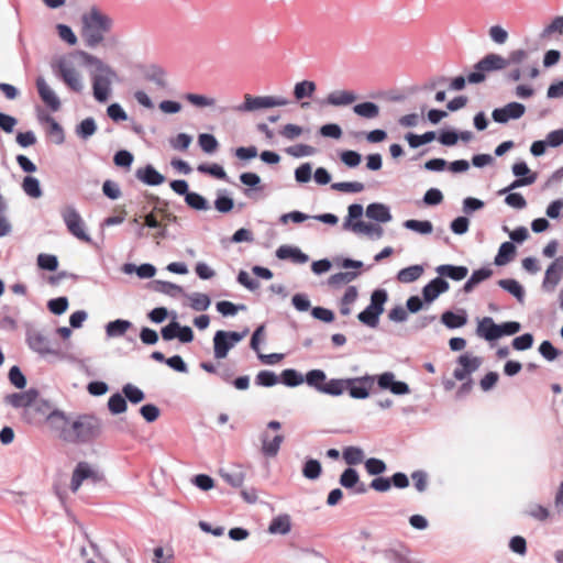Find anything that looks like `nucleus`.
Wrapping results in <instances>:
<instances>
[{"label": "nucleus", "instance_id": "nucleus-56", "mask_svg": "<svg viewBox=\"0 0 563 563\" xmlns=\"http://www.w3.org/2000/svg\"><path fill=\"white\" fill-rule=\"evenodd\" d=\"M539 353L544 360L552 362L562 354V351L556 349L550 341L545 340L539 345Z\"/></svg>", "mask_w": 563, "mask_h": 563}, {"label": "nucleus", "instance_id": "nucleus-34", "mask_svg": "<svg viewBox=\"0 0 563 563\" xmlns=\"http://www.w3.org/2000/svg\"><path fill=\"white\" fill-rule=\"evenodd\" d=\"M516 254V246L511 242H504L499 246L498 253L495 256L494 263L497 266H504L508 264Z\"/></svg>", "mask_w": 563, "mask_h": 563}, {"label": "nucleus", "instance_id": "nucleus-47", "mask_svg": "<svg viewBox=\"0 0 563 563\" xmlns=\"http://www.w3.org/2000/svg\"><path fill=\"white\" fill-rule=\"evenodd\" d=\"M343 459L349 465H357L364 460V451L358 446H346L343 450Z\"/></svg>", "mask_w": 563, "mask_h": 563}, {"label": "nucleus", "instance_id": "nucleus-37", "mask_svg": "<svg viewBox=\"0 0 563 563\" xmlns=\"http://www.w3.org/2000/svg\"><path fill=\"white\" fill-rule=\"evenodd\" d=\"M422 274L423 267L421 265H411L400 269L397 274V279L400 283L409 284L419 279Z\"/></svg>", "mask_w": 563, "mask_h": 563}, {"label": "nucleus", "instance_id": "nucleus-62", "mask_svg": "<svg viewBox=\"0 0 563 563\" xmlns=\"http://www.w3.org/2000/svg\"><path fill=\"white\" fill-rule=\"evenodd\" d=\"M286 153L294 157L311 156L316 153L313 146L308 144H297L286 148Z\"/></svg>", "mask_w": 563, "mask_h": 563}, {"label": "nucleus", "instance_id": "nucleus-11", "mask_svg": "<svg viewBox=\"0 0 563 563\" xmlns=\"http://www.w3.org/2000/svg\"><path fill=\"white\" fill-rule=\"evenodd\" d=\"M526 112V107L522 103L512 101L501 108H496L492 112V118L495 122L505 124L509 120H518Z\"/></svg>", "mask_w": 563, "mask_h": 563}, {"label": "nucleus", "instance_id": "nucleus-5", "mask_svg": "<svg viewBox=\"0 0 563 563\" xmlns=\"http://www.w3.org/2000/svg\"><path fill=\"white\" fill-rule=\"evenodd\" d=\"M25 342L29 349L41 357L53 356L59 361L67 358V354L62 351L59 343L56 340L51 339L43 330L27 325L25 331Z\"/></svg>", "mask_w": 563, "mask_h": 563}, {"label": "nucleus", "instance_id": "nucleus-16", "mask_svg": "<svg viewBox=\"0 0 563 563\" xmlns=\"http://www.w3.org/2000/svg\"><path fill=\"white\" fill-rule=\"evenodd\" d=\"M357 99L354 91L351 90H334L328 95L324 100H320V104H328L333 107H344L353 103Z\"/></svg>", "mask_w": 563, "mask_h": 563}, {"label": "nucleus", "instance_id": "nucleus-18", "mask_svg": "<svg viewBox=\"0 0 563 563\" xmlns=\"http://www.w3.org/2000/svg\"><path fill=\"white\" fill-rule=\"evenodd\" d=\"M260 439L262 442L261 451L266 457H275L279 452L282 443L284 442L283 434H276L271 439L267 431H263Z\"/></svg>", "mask_w": 563, "mask_h": 563}, {"label": "nucleus", "instance_id": "nucleus-21", "mask_svg": "<svg viewBox=\"0 0 563 563\" xmlns=\"http://www.w3.org/2000/svg\"><path fill=\"white\" fill-rule=\"evenodd\" d=\"M222 479L234 488L242 487L246 474L241 465H233L231 467L221 468L219 471Z\"/></svg>", "mask_w": 563, "mask_h": 563}, {"label": "nucleus", "instance_id": "nucleus-26", "mask_svg": "<svg viewBox=\"0 0 563 563\" xmlns=\"http://www.w3.org/2000/svg\"><path fill=\"white\" fill-rule=\"evenodd\" d=\"M366 217L382 223L389 222L393 218L389 208L380 202L369 203L366 208Z\"/></svg>", "mask_w": 563, "mask_h": 563}, {"label": "nucleus", "instance_id": "nucleus-64", "mask_svg": "<svg viewBox=\"0 0 563 563\" xmlns=\"http://www.w3.org/2000/svg\"><path fill=\"white\" fill-rule=\"evenodd\" d=\"M47 308L49 309V311L52 313L60 316L68 308V299L66 297H57V298L51 299L47 302Z\"/></svg>", "mask_w": 563, "mask_h": 563}, {"label": "nucleus", "instance_id": "nucleus-15", "mask_svg": "<svg viewBox=\"0 0 563 563\" xmlns=\"http://www.w3.org/2000/svg\"><path fill=\"white\" fill-rule=\"evenodd\" d=\"M36 88L42 101L52 110L60 108V100L43 77L36 78Z\"/></svg>", "mask_w": 563, "mask_h": 563}, {"label": "nucleus", "instance_id": "nucleus-43", "mask_svg": "<svg viewBox=\"0 0 563 563\" xmlns=\"http://www.w3.org/2000/svg\"><path fill=\"white\" fill-rule=\"evenodd\" d=\"M186 297L190 300V307L195 311H205L211 303L210 297L207 294L192 292L186 295Z\"/></svg>", "mask_w": 563, "mask_h": 563}, {"label": "nucleus", "instance_id": "nucleus-40", "mask_svg": "<svg viewBox=\"0 0 563 563\" xmlns=\"http://www.w3.org/2000/svg\"><path fill=\"white\" fill-rule=\"evenodd\" d=\"M290 529L291 523L288 515H282L274 518L268 527V531L273 534H287Z\"/></svg>", "mask_w": 563, "mask_h": 563}, {"label": "nucleus", "instance_id": "nucleus-14", "mask_svg": "<svg viewBox=\"0 0 563 563\" xmlns=\"http://www.w3.org/2000/svg\"><path fill=\"white\" fill-rule=\"evenodd\" d=\"M449 283L442 277H435L422 288V297L426 303L433 302L441 294L448 291Z\"/></svg>", "mask_w": 563, "mask_h": 563}, {"label": "nucleus", "instance_id": "nucleus-45", "mask_svg": "<svg viewBox=\"0 0 563 563\" xmlns=\"http://www.w3.org/2000/svg\"><path fill=\"white\" fill-rule=\"evenodd\" d=\"M322 472L321 463L316 459H308L302 467V475L311 481L320 477Z\"/></svg>", "mask_w": 563, "mask_h": 563}, {"label": "nucleus", "instance_id": "nucleus-39", "mask_svg": "<svg viewBox=\"0 0 563 563\" xmlns=\"http://www.w3.org/2000/svg\"><path fill=\"white\" fill-rule=\"evenodd\" d=\"M353 111L355 114L364 119H375L379 115V107L372 101L355 104L353 107Z\"/></svg>", "mask_w": 563, "mask_h": 563}, {"label": "nucleus", "instance_id": "nucleus-1", "mask_svg": "<svg viewBox=\"0 0 563 563\" xmlns=\"http://www.w3.org/2000/svg\"><path fill=\"white\" fill-rule=\"evenodd\" d=\"M46 422L62 441L75 445L91 444L103 432L101 419L92 413L71 418L66 412L54 409L47 415Z\"/></svg>", "mask_w": 563, "mask_h": 563}, {"label": "nucleus", "instance_id": "nucleus-19", "mask_svg": "<svg viewBox=\"0 0 563 563\" xmlns=\"http://www.w3.org/2000/svg\"><path fill=\"white\" fill-rule=\"evenodd\" d=\"M265 108H269L268 96L254 97L246 93L244 96V102L235 106L233 110L238 112H253Z\"/></svg>", "mask_w": 563, "mask_h": 563}, {"label": "nucleus", "instance_id": "nucleus-28", "mask_svg": "<svg viewBox=\"0 0 563 563\" xmlns=\"http://www.w3.org/2000/svg\"><path fill=\"white\" fill-rule=\"evenodd\" d=\"M144 77L146 80L155 84L159 88L164 89L167 87L166 71L156 64H152L146 67Z\"/></svg>", "mask_w": 563, "mask_h": 563}, {"label": "nucleus", "instance_id": "nucleus-54", "mask_svg": "<svg viewBox=\"0 0 563 563\" xmlns=\"http://www.w3.org/2000/svg\"><path fill=\"white\" fill-rule=\"evenodd\" d=\"M41 120L48 123V125H49L48 132L51 135L56 136V140H55L56 144L64 143L65 135H64V130H63L62 125L54 118H52L48 114L45 115L44 118H42Z\"/></svg>", "mask_w": 563, "mask_h": 563}, {"label": "nucleus", "instance_id": "nucleus-9", "mask_svg": "<svg viewBox=\"0 0 563 563\" xmlns=\"http://www.w3.org/2000/svg\"><path fill=\"white\" fill-rule=\"evenodd\" d=\"M60 216L70 234L86 243L91 242V238L85 231L84 220L74 206H66L60 211Z\"/></svg>", "mask_w": 563, "mask_h": 563}, {"label": "nucleus", "instance_id": "nucleus-7", "mask_svg": "<svg viewBox=\"0 0 563 563\" xmlns=\"http://www.w3.org/2000/svg\"><path fill=\"white\" fill-rule=\"evenodd\" d=\"M388 299L385 289H376L371 295V303L357 314V319L369 328H376L379 323V316L384 312V305Z\"/></svg>", "mask_w": 563, "mask_h": 563}, {"label": "nucleus", "instance_id": "nucleus-63", "mask_svg": "<svg viewBox=\"0 0 563 563\" xmlns=\"http://www.w3.org/2000/svg\"><path fill=\"white\" fill-rule=\"evenodd\" d=\"M10 383L19 389L26 386V378L19 366L14 365L9 371Z\"/></svg>", "mask_w": 563, "mask_h": 563}, {"label": "nucleus", "instance_id": "nucleus-59", "mask_svg": "<svg viewBox=\"0 0 563 563\" xmlns=\"http://www.w3.org/2000/svg\"><path fill=\"white\" fill-rule=\"evenodd\" d=\"M457 363L463 369H467V373L471 374L479 367L481 358L477 356H470L468 354H462L459 356Z\"/></svg>", "mask_w": 563, "mask_h": 563}, {"label": "nucleus", "instance_id": "nucleus-23", "mask_svg": "<svg viewBox=\"0 0 563 563\" xmlns=\"http://www.w3.org/2000/svg\"><path fill=\"white\" fill-rule=\"evenodd\" d=\"M476 335L489 342L498 340V324L492 317H484L477 322Z\"/></svg>", "mask_w": 563, "mask_h": 563}, {"label": "nucleus", "instance_id": "nucleus-51", "mask_svg": "<svg viewBox=\"0 0 563 563\" xmlns=\"http://www.w3.org/2000/svg\"><path fill=\"white\" fill-rule=\"evenodd\" d=\"M198 143L201 150L208 154L216 152L219 147V143L216 136L209 133L200 134L198 136Z\"/></svg>", "mask_w": 563, "mask_h": 563}, {"label": "nucleus", "instance_id": "nucleus-22", "mask_svg": "<svg viewBox=\"0 0 563 563\" xmlns=\"http://www.w3.org/2000/svg\"><path fill=\"white\" fill-rule=\"evenodd\" d=\"M276 256L279 260H290L296 264H305L309 261V256L305 254L299 247L291 245H280L276 250Z\"/></svg>", "mask_w": 563, "mask_h": 563}, {"label": "nucleus", "instance_id": "nucleus-58", "mask_svg": "<svg viewBox=\"0 0 563 563\" xmlns=\"http://www.w3.org/2000/svg\"><path fill=\"white\" fill-rule=\"evenodd\" d=\"M37 265L45 271H56L58 267V260L55 255L41 253L37 256Z\"/></svg>", "mask_w": 563, "mask_h": 563}, {"label": "nucleus", "instance_id": "nucleus-13", "mask_svg": "<svg viewBox=\"0 0 563 563\" xmlns=\"http://www.w3.org/2000/svg\"><path fill=\"white\" fill-rule=\"evenodd\" d=\"M377 385L383 390H389L394 395L402 396L410 393L409 385L406 382L396 380L393 372H384L376 376Z\"/></svg>", "mask_w": 563, "mask_h": 563}, {"label": "nucleus", "instance_id": "nucleus-4", "mask_svg": "<svg viewBox=\"0 0 563 563\" xmlns=\"http://www.w3.org/2000/svg\"><path fill=\"white\" fill-rule=\"evenodd\" d=\"M78 56L84 65L93 67L90 78L95 99L100 103L106 102L111 93L112 81L117 78L115 70L101 58L85 51H79Z\"/></svg>", "mask_w": 563, "mask_h": 563}, {"label": "nucleus", "instance_id": "nucleus-48", "mask_svg": "<svg viewBox=\"0 0 563 563\" xmlns=\"http://www.w3.org/2000/svg\"><path fill=\"white\" fill-rule=\"evenodd\" d=\"M185 201L190 208L195 210L201 211L209 209L208 200L203 196L195 191H189V194H187L185 197Z\"/></svg>", "mask_w": 563, "mask_h": 563}, {"label": "nucleus", "instance_id": "nucleus-25", "mask_svg": "<svg viewBox=\"0 0 563 563\" xmlns=\"http://www.w3.org/2000/svg\"><path fill=\"white\" fill-rule=\"evenodd\" d=\"M435 272L439 274V277H448L452 280L460 282L467 276L468 268L466 266L443 264V265H439L435 268Z\"/></svg>", "mask_w": 563, "mask_h": 563}, {"label": "nucleus", "instance_id": "nucleus-57", "mask_svg": "<svg viewBox=\"0 0 563 563\" xmlns=\"http://www.w3.org/2000/svg\"><path fill=\"white\" fill-rule=\"evenodd\" d=\"M554 33H563V15L554 18L553 21L542 30L540 37L545 40Z\"/></svg>", "mask_w": 563, "mask_h": 563}, {"label": "nucleus", "instance_id": "nucleus-24", "mask_svg": "<svg viewBox=\"0 0 563 563\" xmlns=\"http://www.w3.org/2000/svg\"><path fill=\"white\" fill-rule=\"evenodd\" d=\"M37 395V390L29 389L23 393H13L8 395L5 397V401L14 408L29 407L35 401Z\"/></svg>", "mask_w": 563, "mask_h": 563}, {"label": "nucleus", "instance_id": "nucleus-49", "mask_svg": "<svg viewBox=\"0 0 563 563\" xmlns=\"http://www.w3.org/2000/svg\"><path fill=\"white\" fill-rule=\"evenodd\" d=\"M360 475L355 468L347 467L340 476L339 483L346 489H352L358 484Z\"/></svg>", "mask_w": 563, "mask_h": 563}, {"label": "nucleus", "instance_id": "nucleus-38", "mask_svg": "<svg viewBox=\"0 0 563 563\" xmlns=\"http://www.w3.org/2000/svg\"><path fill=\"white\" fill-rule=\"evenodd\" d=\"M240 181L247 186L249 188L244 190V195L247 197H252V192L256 190H262L261 185V177L252 172L242 173L240 175Z\"/></svg>", "mask_w": 563, "mask_h": 563}, {"label": "nucleus", "instance_id": "nucleus-36", "mask_svg": "<svg viewBox=\"0 0 563 563\" xmlns=\"http://www.w3.org/2000/svg\"><path fill=\"white\" fill-rule=\"evenodd\" d=\"M317 90V85L312 80H302L295 85L294 87V97L296 100L300 101L306 98H311L312 95Z\"/></svg>", "mask_w": 563, "mask_h": 563}, {"label": "nucleus", "instance_id": "nucleus-52", "mask_svg": "<svg viewBox=\"0 0 563 563\" xmlns=\"http://www.w3.org/2000/svg\"><path fill=\"white\" fill-rule=\"evenodd\" d=\"M358 275H360V273H357V272H340V273L331 275L328 279V284L330 286H341L343 284L351 283Z\"/></svg>", "mask_w": 563, "mask_h": 563}, {"label": "nucleus", "instance_id": "nucleus-53", "mask_svg": "<svg viewBox=\"0 0 563 563\" xmlns=\"http://www.w3.org/2000/svg\"><path fill=\"white\" fill-rule=\"evenodd\" d=\"M331 188L333 190L340 191V192H361L364 190V184L360 181H341V183H333L331 185Z\"/></svg>", "mask_w": 563, "mask_h": 563}, {"label": "nucleus", "instance_id": "nucleus-17", "mask_svg": "<svg viewBox=\"0 0 563 563\" xmlns=\"http://www.w3.org/2000/svg\"><path fill=\"white\" fill-rule=\"evenodd\" d=\"M87 478L96 479L97 474L87 462H79L73 472L70 489L73 492H77L81 486L82 482Z\"/></svg>", "mask_w": 563, "mask_h": 563}, {"label": "nucleus", "instance_id": "nucleus-32", "mask_svg": "<svg viewBox=\"0 0 563 563\" xmlns=\"http://www.w3.org/2000/svg\"><path fill=\"white\" fill-rule=\"evenodd\" d=\"M97 129L96 120L88 117L76 125L75 133L80 140L87 141L97 132Z\"/></svg>", "mask_w": 563, "mask_h": 563}, {"label": "nucleus", "instance_id": "nucleus-2", "mask_svg": "<svg viewBox=\"0 0 563 563\" xmlns=\"http://www.w3.org/2000/svg\"><path fill=\"white\" fill-rule=\"evenodd\" d=\"M376 380L374 375H364L352 378H327L322 369H311L307 372V385L316 391L333 397L343 395L347 391L354 399H366L369 396V389Z\"/></svg>", "mask_w": 563, "mask_h": 563}, {"label": "nucleus", "instance_id": "nucleus-60", "mask_svg": "<svg viewBox=\"0 0 563 563\" xmlns=\"http://www.w3.org/2000/svg\"><path fill=\"white\" fill-rule=\"evenodd\" d=\"M217 310L224 317L235 316L239 310H244L246 307L244 305H234L231 301H219L217 302Z\"/></svg>", "mask_w": 563, "mask_h": 563}, {"label": "nucleus", "instance_id": "nucleus-10", "mask_svg": "<svg viewBox=\"0 0 563 563\" xmlns=\"http://www.w3.org/2000/svg\"><path fill=\"white\" fill-rule=\"evenodd\" d=\"M55 73L74 92L80 93L84 90L81 75L69 62L60 59L55 66Z\"/></svg>", "mask_w": 563, "mask_h": 563}, {"label": "nucleus", "instance_id": "nucleus-6", "mask_svg": "<svg viewBox=\"0 0 563 563\" xmlns=\"http://www.w3.org/2000/svg\"><path fill=\"white\" fill-rule=\"evenodd\" d=\"M508 66V62L501 55L490 53L474 65V71L467 75L470 84H481L486 79V73L501 70Z\"/></svg>", "mask_w": 563, "mask_h": 563}, {"label": "nucleus", "instance_id": "nucleus-30", "mask_svg": "<svg viewBox=\"0 0 563 563\" xmlns=\"http://www.w3.org/2000/svg\"><path fill=\"white\" fill-rule=\"evenodd\" d=\"M493 275V269L489 267H483L472 273L471 277L465 282L463 291L468 294L473 291L474 287L479 283L488 279Z\"/></svg>", "mask_w": 563, "mask_h": 563}, {"label": "nucleus", "instance_id": "nucleus-29", "mask_svg": "<svg viewBox=\"0 0 563 563\" xmlns=\"http://www.w3.org/2000/svg\"><path fill=\"white\" fill-rule=\"evenodd\" d=\"M497 284L500 288L512 295L518 300V302H523L526 291L523 286L518 280L512 278H506L499 279Z\"/></svg>", "mask_w": 563, "mask_h": 563}, {"label": "nucleus", "instance_id": "nucleus-31", "mask_svg": "<svg viewBox=\"0 0 563 563\" xmlns=\"http://www.w3.org/2000/svg\"><path fill=\"white\" fill-rule=\"evenodd\" d=\"M132 328V322L124 319H117L106 324V335L108 338H119Z\"/></svg>", "mask_w": 563, "mask_h": 563}, {"label": "nucleus", "instance_id": "nucleus-44", "mask_svg": "<svg viewBox=\"0 0 563 563\" xmlns=\"http://www.w3.org/2000/svg\"><path fill=\"white\" fill-rule=\"evenodd\" d=\"M108 409L112 415H120L126 411L128 404L124 395L113 394L108 400Z\"/></svg>", "mask_w": 563, "mask_h": 563}, {"label": "nucleus", "instance_id": "nucleus-41", "mask_svg": "<svg viewBox=\"0 0 563 563\" xmlns=\"http://www.w3.org/2000/svg\"><path fill=\"white\" fill-rule=\"evenodd\" d=\"M407 230L417 232L422 235H427L432 233L433 231V224L429 220H416V219H409L406 220L402 224Z\"/></svg>", "mask_w": 563, "mask_h": 563}, {"label": "nucleus", "instance_id": "nucleus-12", "mask_svg": "<svg viewBox=\"0 0 563 563\" xmlns=\"http://www.w3.org/2000/svg\"><path fill=\"white\" fill-rule=\"evenodd\" d=\"M563 277V256H558L545 269L542 280V289L551 292L555 289Z\"/></svg>", "mask_w": 563, "mask_h": 563}, {"label": "nucleus", "instance_id": "nucleus-8", "mask_svg": "<svg viewBox=\"0 0 563 563\" xmlns=\"http://www.w3.org/2000/svg\"><path fill=\"white\" fill-rule=\"evenodd\" d=\"M249 333V329L243 331H224L219 330L213 336V354L217 360L225 358L229 351L234 347L236 343L242 341Z\"/></svg>", "mask_w": 563, "mask_h": 563}, {"label": "nucleus", "instance_id": "nucleus-42", "mask_svg": "<svg viewBox=\"0 0 563 563\" xmlns=\"http://www.w3.org/2000/svg\"><path fill=\"white\" fill-rule=\"evenodd\" d=\"M405 139L411 148H418L423 144L432 142L435 139V132L428 131L421 135L409 132L405 135Z\"/></svg>", "mask_w": 563, "mask_h": 563}, {"label": "nucleus", "instance_id": "nucleus-61", "mask_svg": "<svg viewBox=\"0 0 563 563\" xmlns=\"http://www.w3.org/2000/svg\"><path fill=\"white\" fill-rule=\"evenodd\" d=\"M340 159L349 168H354L360 165V163L362 161V156L356 151L347 150V151H343L340 154Z\"/></svg>", "mask_w": 563, "mask_h": 563}, {"label": "nucleus", "instance_id": "nucleus-35", "mask_svg": "<svg viewBox=\"0 0 563 563\" xmlns=\"http://www.w3.org/2000/svg\"><path fill=\"white\" fill-rule=\"evenodd\" d=\"M280 382L288 387H297L302 383L307 384V374L302 375L294 368H287L282 372Z\"/></svg>", "mask_w": 563, "mask_h": 563}, {"label": "nucleus", "instance_id": "nucleus-46", "mask_svg": "<svg viewBox=\"0 0 563 563\" xmlns=\"http://www.w3.org/2000/svg\"><path fill=\"white\" fill-rule=\"evenodd\" d=\"M22 189L32 198H40L43 194L38 179L33 176H26L23 179Z\"/></svg>", "mask_w": 563, "mask_h": 563}, {"label": "nucleus", "instance_id": "nucleus-33", "mask_svg": "<svg viewBox=\"0 0 563 563\" xmlns=\"http://www.w3.org/2000/svg\"><path fill=\"white\" fill-rule=\"evenodd\" d=\"M152 289L173 298L184 295L183 287L170 282L154 280L152 282Z\"/></svg>", "mask_w": 563, "mask_h": 563}, {"label": "nucleus", "instance_id": "nucleus-50", "mask_svg": "<svg viewBox=\"0 0 563 563\" xmlns=\"http://www.w3.org/2000/svg\"><path fill=\"white\" fill-rule=\"evenodd\" d=\"M122 393L125 399L132 404H140L145 398L143 390L130 383L122 387Z\"/></svg>", "mask_w": 563, "mask_h": 563}, {"label": "nucleus", "instance_id": "nucleus-55", "mask_svg": "<svg viewBox=\"0 0 563 563\" xmlns=\"http://www.w3.org/2000/svg\"><path fill=\"white\" fill-rule=\"evenodd\" d=\"M279 382V377L272 371H261L255 377V383L263 387H273Z\"/></svg>", "mask_w": 563, "mask_h": 563}, {"label": "nucleus", "instance_id": "nucleus-20", "mask_svg": "<svg viewBox=\"0 0 563 563\" xmlns=\"http://www.w3.org/2000/svg\"><path fill=\"white\" fill-rule=\"evenodd\" d=\"M135 177L145 185L158 186L165 181L164 175L157 172L153 165L147 164L135 170Z\"/></svg>", "mask_w": 563, "mask_h": 563}, {"label": "nucleus", "instance_id": "nucleus-27", "mask_svg": "<svg viewBox=\"0 0 563 563\" xmlns=\"http://www.w3.org/2000/svg\"><path fill=\"white\" fill-rule=\"evenodd\" d=\"M441 322L449 329L462 328L467 323V313L464 309L459 312L446 310L441 316Z\"/></svg>", "mask_w": 563, "mask_h": 563}, {"label": "nucleus", "instance_id": "nucleus-3", "mask_svg": "<svg viewBox=\"0 0 563 563\" xmlns=\"http://www.w3.org/2000/svg\"><path fill=\"white\" fill-rule=\"evenodd\" d=\"M114 26V20L99 8L92 7L81 15V36L89 48H95L106 40L108 45H115L118 38L110 36L107 38Z\"/></svg>", "mask_w": 563, "mask_h": 563}]
</instances>
